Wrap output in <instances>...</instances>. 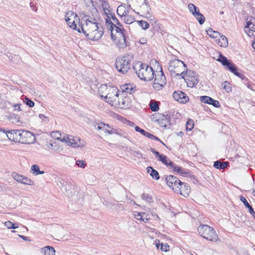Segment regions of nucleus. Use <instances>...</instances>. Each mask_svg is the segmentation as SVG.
Listing matches in <instances>:
<instances>
[{
  "label": "nucleus",
  "mask_w": 255,
  "mask_h": 255,
  "mask_svg": "<svg viewBox=\"0 0 255 255\" xmlns=\"http://www.w3.org/2000/svg\"><path fill=\"white\" fill-rule=\"evenodd\" d=\"M0 131L6 133L8 138L14 142H18L23 144H30L35 139L33 133L26 130L13 129L7 132L4 129L0 128Z\"/></svg>",
  "instance_id": "obj_1"
},
{
  "label": "nucleus",
  "mask_w": 255,
  "mask_h": 255,
  "mask_svg": "<svg viewBox=\"0 0 255 255\" xmlns=\"http://www.w3.org/2000/svg\"><path fill=\"white\" fill-rule=\"evenodd\" d=\"M133 69L137 76L142 80L150 81L154 77L152 68L140 61L133 63Z\"/></svg>",
  "instance_id": "obj_2"
},
{
  "label": "nucleus",
  "mask_w": 255,
  "mask_h": 255,
  "mask_svg": "<svg viewBox=\"0 0 255 255\" xmlns=\"http://www.w3.org/2000/svg\"><path fill=\"white\" fill-rule=\"evenodd\" d=\"M119 91L118 88L115 86L101 85L98 93L102 98L104 97V100L112 106L115 101L118 99Z\"/></svg>",
  "instance_id": "obj_3"
},
{
  "label": "nucleus",
  "mask_w": 255,
  "mask_h": 255,
  "mask_svg": "<svg viewBox=\"0 0 255 255\" xmlns=\"http://www.w3.org/2000/svg\"><path fill=\"white\" fill-rule=\"evenodd\" d=\"M109 30H111L112 38L114 40H116L115 38H117L116 43L120 48H124L128 45L126 36L127 31L123 26L120 25L115 27L110 26Z\"/></svg>",
  "instance_id": "obj_4"
},
{
  "label": "nucleus",
  "mask_w": 255,
  "mask_h": 255,
  "mask_svg": "<svg viewBox=\"0 0 255 255\" xmlns=\"http://www.w3.org/2000/svg\"><path fill=\"white\" fill-rule=\"evenodd\" d=\"M81 23L79 24L81 32H82L87 36V34L90 33L92 30L97 28L101 24L98 22L97 20L89 15L84 16L81 20Z\"/></svg>",
  "instance_id": "obj_5"
},
{
  "label": "nucleus",
  "mask_w": 255,
  "mask_h": 255,
  "mask_svg": "<svg viewBox=\"0 0 255 255\" xmlns=\"http://www.w3.org/2000/svg\"><path fill=\"white\" fill-rule=\"evenodd\" d=\"M197 231L202 237L208 241L215 243L219 240L215 229L211 226L206 225H200Z\"/></svg>",
  "instance_id": "obj_6"
},
{
  "label": "nucleus",
  "mask_w": 255,
  "mask_h": 255,
  "mask_svg": "<svg viewBox=\"0 0 255 255\" xmlns=\"http://www.w3.org/2000/svg\"><path fill=\"white\" fill-rule=\"evenodd\" d=\"M133 59L132 54H127L123 57L117 58L115 63L117 69L123 74L127 73L130 68V63Z\"/></svg>",
  "instance_id": "obj_7"
},
{
  "label": "nucleus",
  "mask_w": 255,
  "mask_h": 255,
  "mask_svg": "<svg viewBox=\"0 0 255 255\" xmlns=\"http://www.w3.org/2000/svg\"><path fill=\"white\" fill-rule=\"evenodd\" d=\"M168 69L171 73H174L176 76H181L182 78H184V75L187 71L186 65L177 59L170 61Z\"/></svg>",
  "instance_id": "obj_8"
},
{
  "label": "nucleus",
  "mask_w": 255,
  "mask_h": 255,
  "mask_svg": "<svg viewBox=\"0 0 255 255\" xmlns=\"http://www.w3.org/2000/svg\"><path fill=\"white\" fill-rule=\"evenodd\" d=\"M170 117L168 114L164 115L157 113L152 115L151 119L153 122H157L161 127L168 129L171 127Z\"/></svg>",
  "instance_id": "obj_9"
},
{
  "label": "nucleus",
  "mask_w": 255,
  "mask_h": 255,
  "mask_svg": "<svg viewBox=\"0 0 255 255\" xmlns=\"http://www.w3.org/2000/svg\"><path fill=\"white\" fill-rule=\"evenodd\" d=\"M135 5L139 8L140 12L142 15H145V16L149 18V20L153 19V17L150 14L151 8L149 5L147 0H134Z\"/></svg>",
  "instance_id": "obj_10"
},
{
  "label": "nucleus",
  "mask_w": 255,
  "mask_h": 255,
  "mask_svg": "<svg viewBox=\"0 0 255 255\" xmlns=\"http://www.w3.org/2000/svg\"><path fill=\"white\" fill-rule=\"evenodd\" d=\"M65 20L70 27L81 33L80 27L75 23L76 21L79 20L76 13L71 10L68 11L65 15Z\"/></svg>",
  "instance_id": "obj_11"
},
{
  "label": "nucleus",
  "mask_w": 255,
  "mask_h": 255,
  "mask_svg": "<svg viewBox=\"0 0 255 255\" xmlns=\"http://www.w3.org/2000/svg\"><path fill=\"white\" fill-rule=\"evenodd\" d=\"M183 78L186 82L187 86L191 88L194 87L199 82L198 74L192 70L187 71Z\"/></svg>",
  "instance_id": "obj_12"
},
{
  "label": "nucleus",
  "mask_w": 255,
  "mask_h": 255,
  "mask_svg": "<svg viewBox=\"0 0 255 255\" xmlns=\"http://www.w3.org/2000/svg\"><path fill=\"white\" fill-rule=\"evenodd\" d=\"M61 141L67 142L68 145H71L74 147H83L84 145L83 140L76 137H74L69 135L63 136Z\"/></svg>",
  "instance_id": "obj_13"
},
{
  "label": "nucleus",
  "mask_w": 255,
  "mask_h": 255,
  "mask_svg": "<svg viewBox=\"0 0 255 255\" xmlns=\"http://www.w3.org/2000/svg\"><path fill=\"white\" fill-rule=\"evenodd\" d=\"M166 182L168 186L172 188V190L178 192L182 182L177 177L173 175L168 176L166 178Z\"/></svg>",
  "instance_id": "obj_14"
},
{
  "label": "nucleus",
  "mask_w": 255,
  "mask_h": 255,
  "mask_svg": "<svg viewBox=\"0 0 255 255\" xmlns=\"http://www.w3.org/2000/svg\"><path fill=\"white\" fill-rule=\"evenodd\" d=\"M104 34V28L101 24L92 30L91 32L87 34L86 38L91 40H98Z\"/></svg>",
  "instance_id": "obj_15"
},
{
  "label": "nucleus",
  "mask_w": 255,
  "mask_h": 255,
  "mask_svg": "<svg viewBox=\"0 0 255 255\" xmlns=\"http://www.w3.org/2000/svg\"><path fill=\"white\" fill-rule=\"evenodd\" d=\"M160 72L161 73L160 76L155 75L154 83L153 84V88L156 91L161 90L165 85L166 82L165 76L164 75L162 70L160 71Z\"/></svg>",
  "instance_id": "obj_16"
},
{
  "label": "nucleus",
  "mask_w": 255,
  "mask_h": 255,
  "mask_svg": "<svg viewBox=\"0 0 255 255\" xmlns=\"http://www.w3.org/2000/svg\"><path fill=\"white\" fill-rule=\"evenodd\" d=\"M104 10L109 19L110 21L112 20V21L109 22V24H111V26H113V27L118 26L120 25L121 26H123V25L120 23L119 20L117 18L115 13H113L110 9L106 7H104Z\"/></svg>",
  "instance_id": "obj_17"
},
{
  "label": "nucleus",
  "mask_w": 255,
  "mask_h": 255,
  "mask_svg": "<svg viewBox=\"0 0 255 255\" xmlns=\"http://www.w3.org/2000/svg\"><path fill=\"white\" fill-rule=\"evenodd\" d=\"M172 97L175 100L182 103H187L189 101L188 97L181 91L174 92L172 94Z\"/></svg>",
  "instance_id": "obj_18"
},
{
  "label": "nucleus",
  "mask_w": 255,
  "mask_h": 255,
  "mask_svg": "<svg viewBox=\"0 0 255 255\" xmlns=\"http://www.w3.org/2000/svg\"><path fill=\"white\" fill-rule=\"evenodd\" d=\"M128 105L129 98L126 96H124V97L122 98L121 100H120L119 97H118V99H117L115 101L112 106L118 108L123 109L128 107Z\"/></svg>",
  "instance_id": "obj_19"
},
{
  "label": "nucleus",
  "mask_w": 255,
  "mask_h": 255,
  "mask_svg": "<svg viewBox=\"0 0 255 255\" xmlns=\"http://www.w3.org/2000/svg\"><path fill=\"white\" fill-rule=\"evenodd\" d=\"M169 169H172L173 171L180 174L181 175L186 176L189 173L188 171L185 169L182 168L180 166L176 165L174 162L169 161Z\"/></svg>",
  "instance_id": "obj_20"
},
{
  "label": "nucleus",
  "mask_w": 255,
  "mask_h": 255,
  "mask_svg": "<svg viewBox=\"0 0 255 255\" xmlns=\"http://www.w3.org/2000/svg\"><path fill=\"white\" fill-rule=\"evenodd\" d=\"M227 69L230 70L232 73H234L235 75L241 78L242 80H245V81H248V79L238 72V69L235 65L232 62L229 65H227Z\"/></svg>",
  "instance_id": "obj_21"
},
{
  "label": "nucleus",
  "mask_w": 255,
  "mask_h": 255,
  "mask_svg": "<svg viewBox=\"0 0 255 255\" xmlns=\"http://www.w3.org/2000/svg\"><path fill=\"white\" fill-rule=\"evenodd\" d=\"M190 191V188L189 186L187 184L182 182L181 185H180L178 191L180 192V194L184 197H187L189 195Z\"/></svg>",
  "instance_id": "obj_22"
},
{
  "label": "nucleus",
  "mask_w": 255,
  "mask_h": 255,
  "mask_svg": "<svg viewBox=\"0 0 255 255\" xmlns=\"http://www.w3.org/2000/svg\"><path fill=\"white\" fill-rule=\"evenodd\" d=\"M255 19H253V20H251L250 21L247 22V25L246 26V28H249L248 31V35H254V32H255Z\"/></svg>",
  "instance_id": "obj_23"
},
{
  "label": "nucleus",
  "mask_w": 255,
  "mask_h": 255,
  "mask_svg": "<svg viewBox=\"0 0 255 255\" xmlns=\"http://www.w3.org/2000/svg\"><path fill=\"white\" fill-rule=\"evenodd\" d=\"M121 89L123 93L125 92L126 93L131 94L134 92L133 86L129 84L121 85Z\"/></svg>",
  "instance_id": "obj_24"
},
{
  "label": "nucleus",
  "mask_w": 255,
  "mask_h": 255,
  "mask_svg": "<svg viewBox=\"0 0 255 255\" xmlns=\"http://www.w3.org/2000/svg\"><path fill=\"white\" fill-rule=\"evenodd\" d=\"M147 172L150 174L154 180H158L160 178L158 172L151 166H148L146 168Z\"/></svg>",
  "instance_id": "obj_25"
},
{
  "label": "nucleus",
  "mask_w": 255,
  "mask_h": 255,
  "mask_svg": "<svg viewBox=\"0 0 255 255\" xmlns=\"http://www.w3.org/2000/svg\"><path fill=\"white\" fill-rule=\"evenodd\" d=\"M241 201L244 204V205L248 209L249 212L255 218V212H254V209L251 205L248 202L246 199L243 196H241L240 198Z\"/></svg>",
  "instance_id": "obj_26"
},
{
  "label": "nucleus",
  "mask_w": 255,
  "mask_h": 255,
  "mask_svg": "<svg viewBox=\"0 0 255 255\" xmlns=\"http://www.w3.org/2000/svg\"><path fill=\"white\" fill-rule=\"evenodd\" d=\"M30 172L34 175H37L39 174H43L44 173V171L40 170L39 166L34 164L31 166L30 169Z\"/></svg>",
  "instance_id": "obj_27"
},
{
  "label": "nucleus",
  "mask_w": 255,
  "mask_h": 255,
  "mask_svg": "<svg viewBox=\"0 0 255 255\" xmlns=\"http://www.w3.org/2000/svg\"><path fill=\"white\" fill-rule=\"evenodd\" d=\"M228 166V162H221L220 160H217L214 162L213 166L217 169H224Z\"/></svg>",
  "instance_id": "obj_28"
},
{
  "label": "nucleus",
  "mask_w": 255,
  "mask_h": 255,
  "mask_svg": "<svg viewBox=\"0 0 255 255\" xmlns=\"http://www.w3.org/2000/svg\"><path fill=\"white\" fill-rule=\"evenodd\" d=\"M117 12L119 16L121 17H124L127 14V12H128V10H127V8L125 6L121 5L118 7Z\"/></svg>",
  "instance_id": "obj_29"
},
{
  "label": "nucleus",
  "mask_w": 255,
  "mask_h": 255,
  "mask_svg": "<svg viewBox=\"0 0 255 255\" xmlns=\"http://www.w3.org/2000/svg\"><path fill=\"white\" fill-rule=\"evenodd\" d=\"M193 15L198 21L200 24L201 25L204 23L205 21V18L203 14L199 12V10H198L197 11L194 12Z\"/></svg>",
  "instance_id": "obj_30"
},
{
  "label": "nucleus",
  "mask_w": 255,
  "mask_h": 255,
  "mask_svg": "<svg viewBox=\"0 0 255 255\" xmlns=\"http://www.w3.org/2000/svg\"><path fill=\"white\" fill-rule=\"evenodd\" d=\"M218 44L222 47L228 46V42L227 37L224 35H221L218 40Z\"/></svg>",
  "instance_id": "obj_31"
},
{
  "label": "nucleus",
  "mask_w": 255,
  "mask_h": 255,
  "mask_svg": "<svg viewBox=\"0 0 255 255\" xmlns=\"http://www.w3.org/2000/svg\"><path fill=\"white\" fill-rule=\"evenodd\" d=\"M218 61L220 62L223 65L226 66V67H227V65H229L232 62V61L228 60L225 56L221 54L219 55Z\"/></svg>",
  "instance_id": "obj_32"
},
{
  "label": "nucleus",
  "mask_w": 255,
  "mask_h": 255,
  "mask_svg": "<svg viewBox=\"0 0 255 255\" xmlns=\"http://www.w3.org/2000/svg\"><path fill=\"white\" fill-rule=\"evenodd\" d=\"M149 106L151 110L153 112H157L159 109L158 102L151 101Z\"/></svg>",
  "instance_id": "obj_33"
},
{
  "label": "nucleus",
  "mask_w": 255,
  "mask_h": 255,
  "mask_svg": "<svg viewBox=\"0 0 255 255\" xmlns=\"http://www.w3.org/2000/svg\"><path fill=\"white\" fill-rule=\"evenodd\" d=\"M55 251L53 247L46 246L44 247V255H54Z\"/></svg>",
  "instance_id": "obj_34"
},
{
  "label": "nucleus",
  "mask_w": 255,
  "mask_h": 255,
  "mask_svg": "<svg viewBox=\"0 0 255 255\" xmlns=\"http://www.w3.org/2000/svg\"><path fill=\"white\" fill-rule=\"evenodd\" d=\"M158 160L162 162L167 167H168L169 166V161H171L169 158H168L166 155H165L164 154H162L159 157V158H158Z\"/></svg>",
  "instance_id": "obj_35"
},
{
  "label": "nucleus",
  "mask_w": 255,
  "mask_h": 255,
  "mask_svg": "<svg viewBox=\"0 0 255 255\" xmlns=\"http://www.w3.org/2000/svg\"><path fill=\"white\" fill-rule=\"evenodd\" d=\"M206 31L208 35L212 38H216L218 36H220V33L218 32L213 30L211 28H209Z\"/></svg>",
  "instance_id": "obj_36"
},
{
  "label": "nucleus",
  "mask_w": 255,
  "mask_h": 255,
  "mask_svg": "<svg viewBox=\"0 0 255 255\" xmlns=\"http://www.w3.org/2000/svg\"><path fill=\"white\" fill-rule=\"evenodd\" d=\"M141 198L148 203L153 202V199L150 194L143 193L141 195Z\"/></svg>",
  "instance_id": "obj_37"
},
{
  "label": "nucleus",
  "mask_w": 255,
  "mask_h": 255,
  "mask_svg": "<svg viewBox=\"0 0 255 255\" xmlns=\"http://www.w3.org/2000/svg\"><path fill=\"white\" fill-rule=\"evenodd\" d=\"M21 183L28 185H33L34 184L33 181L24 176H23Z\"/></svg>",
  "instance_id": "obj_38"
},
{
  "label": "nucleus",
  "mask_w": 255,
  "mask_h": 255,
  "mask_svg": "<svg viewBox=\"0 0 255 255\" xmlns=\"http://www.w3.org/2000/svg\"><path fill=\"white\" fill-rule=\"evenodd\" d=\"M143 135L148 137L149 139L158 140L160 142H161L162 144H164L163 143V142H162V141H161L157 137L154 136L153 134H152L148 132H147L145 131V133H144Z\"/></svg>",
  "instance_id": "obj_39"
},
{
  "label": "nucleus",
  "mask_w": 255,
  "mask_h": 255,
  "mask_svg": "<svg viewBox=\"0 0 255 255\" xmlns=\"http://www.w3.org/2000/svg\"><path fill=\"white\" fill-rule=\"evenodd\" d=\"M124 17V21L126 24H130L134 21V18L133 16L126 14Z\"/></svg>",
  "instance_id": "obj_40"
},
{
  "label": "nucleus",
  "mask_w": 255,
  "mask_h": 255,
  "mask_svg": "<svg viewBox=\"0 0 255 255\" xmlns=\"http://www.w3.org/2000/svg\"><path fill=\"white\" fill-rule=\"evenodd\" d=\"M156 247L158 249H159V247L160 246V250L163 252H167L169 250V246L166 244L165 245L163 243L161 244H156Z\"/></svg>",
  "instance_id": "obj_41"
},
{
  "label": "nucleus",
  "mask_w": 255,
  "mask_h": 255,
  "mask_svg": "<svg viewBox=\"0 0 255 255\" xmlns=\"http://www.w3.org/2000/svg\"><path fill=\"white\" fill-rule=\"evenodd\" d=\"M23 101L24 104H26L27 106H29V107L32 108L34 106V102L30 100L27 97H25L23 99Z\"/></svg>",
  "instance_id": "obj_42"
},
{
  "label": "nucleus",
  "mask_w": 255,
  "mask_h": 255,
  "mask_svg": "<svg viewBox=\"0 0 255 255\" xmlns=\"http://www.w3.org/2000/svg\"><path fill=\"white\" fill-rule=\"evenodd\" d=\"M222 86L223 89L228 93L231 92L232 88L230 84L227 81L224 82L222 84Z\"/></svg>",
  "instance_id": "obj_43"
},
{
  "label": "nucleus",
  "mask_w": 255,
  "mask_h": 255,
  "mask_svg": "<svg viewBox=\"0 0 255 255\" xmlns=\"http://www.w3.org/2000/svg\"><path fill=\"white\" fill-rule=\"evenodd\" d=\"M4 225L5 227H6L8 229H15L18 227V226L17 225V224H15L13 223L10 222V221H6L4 223Z\"/></svg>",
  "instance_id": "obj_44"
},
{
  "label": "nucleus",
  "mask_w": 255,
  "mask_h": 255,
  "mask_svg": "<svg viewBox=\"0 0 255 255\" xmlns=\"http://www.w3.org/2000/svg\"><path fill=\"white\" fill-rule=\"evenodd\" d=\"M50 135L52 137H53L55 139L60 140L61 141V139H62V138H61V133L58 131H53L51 132Z\"/></svg>",
  "instance_id": "obj_45"
},
{
  "label": "nucleus",
  "mask_w": 255,
  "mask_h": 255,
  "mask_svg": "<svg viewBox=\"0 0 255 255\" xmlns=\"http://www.w3.org/2000/svg\"><path fill=\"white\" fill-rule=\"evenodd\" d=\"M137 22L138 23V24L139 26L143 29H147L149 26V24L145 21L143 20H139L137 21Z\"/></svg>",
  "instance_id": "obj_46"
},
{
  "label": "nucleus",
  "mask_w": 255,
  "mask_h": 255,
  "mask_svg": "<svg viewBox=\"0 0 255 255\" xmlns=\"http://www.w3.org/2000/svg\"><path fill=\"white\" fill-rule=\"evenodd\" d=\"M190 12L194 15V12L199 10L198 8L193 3H189L188 5Z\"/></svg>",
  "instance_id": "obj_47"
},
{
  "label": "nucleus",
  "mask_w": 255,
  "mask_h": 255,
  "mask_svg": "<svg viewBox=\"0 0 255 255\" xmlns=\"http://www.w3.org/2000/svg\"><path fill=\"white\" fill-rule=\"evenodd\" d=\"M12 176L15 180L21 183L23 175L19 174L16 173H13L12 174Z\"/></svg>",
  "instance_id": "obj_48"
},
{
  "label": "nucleus",
  "mask_w": 255,
  "mask_h": 255,
  "mask_svg": "<svg viewBox=\"0 0 255 255\" xmlns=\"http://www.w3.org/2000/svg\"><path fill=\"white\" fill-rule=\"evenodd\" d=\"M194 122L192 120H189L186 123L187 130L191 131L194 128Z\"/></svg>",
  "instance_id": "obj_49"
},
{
  "label": "nucleus",
  "mask_w": 255,
  "mask_h": 255,
  "mask_svg": "<svg viewBox=\"0 0 255 255\" xmlns=\"http://www.w3.org/2000/svg\"><path fill=\"white\" fill-rule=\"evenodd\" d=\"M103 204L106 206L107 208H110V209H113V208L115 206V204L112 203L111 202H109L105 199H104L103 201Z\"/></svg>",
  "instance_id": "obj_50"
},
{
  "label": "nucleus",
  "mask_w": 255,
  "mask_h": 255,
  "mask_svg": "<svg viewBox=\"0 0 255 255\" xmlns=\"http://www.w3.org/2000/svg\"><path fill=\"white\" fill-rule=\"evenodd\" d=\"M145 213H138L136 212V214H134V218H136L138 220H142V217L144 215H145Z\"/></svg>",
  "instance_id": "obj_51"
},
{
  "label": "nucleus",
  "mask_w": 255,
  "mask_h": 255,
  "mask_svg": "<svg viewBox=\"0 0 255 255\" xmlns=\"http://www.w3.org/2000/svg\"><path fill=\"white\" fill-rule=\"evenodd\" d=\"M76 164L79 167L84 168L86 164L83 160H79L76 161Z\"/></svg>",
  "instance_id": "obj_52"
},
{
  "label": "nucleus",
  "mask_w": 255,
  "mask_h": 255,
  "mask_svg": "<svg viewBox=\"0 0 255 255\" xmlns=\"http://www.w3.org/2000/svg\"><path fill=\"white\" fill-rule=\"evenodd\" d=\"M149 150L152 152L155 155L156 158H159V157L162 155V154H160L159 152L155 150V149L153 148H150Z\"/></svg>",
  "instance_id": "obj_53"
},
{
  "label": "nucleus",
  "mask_w": 255,
  "mask_h": 255,
  "mask_svg": "<svg viewBox=\"0 0 255 255\" xmlns=\"http://www.w3.org/2000/svg\"><path fill=\"white\" fill-rule=\"evenodd\" d=\"M115 209L116 210H123L124 209V206L122 204H117L115 205Z\"/></svg>",
  "instance_id": "obj_54"
},
{
  "label": "nucleus",
  "mask_w": 255,
  "mask_h": 255,
  "mask_svg": "<svg viewBox=\"0 0 255 255\" xmlns=\"http://www.w3.org/2000/svg\"><path fill=\"white\" fill-rule=\"evenodd\" d=\"M208 96H201L200 97V101L202 103H206V104H207V103L208 102Z\"/></svg>",
  "instance_id": "obj_55"
},
{
  "label": "nucleus",
  "mask_w": 255,
  "mask_h": 255,
  "mask_svg": "<svg viewBox=\"0 0 255 255\" xmlns=\"http://www.w3.org/2000/svg\"><path fill=\"white\" fill-rule=\"evenodd\" d=\"M212 101L213 102H212L211 103L210 105H212V106H213L215 108H219V107H220V103H219V102L218 101H217V100H215L213 99V100Z\"/></svg>",
  "instance_id": "obj_56"
},
{
  "label": "nucleus",
  "mask_w": 255,
  "mask_h": 255,
  "mask_svg": "<svg viewBox=\"0 0 255 255\" xmlns=\"http://www.w3.org/2000/svg\"><path fill=\"white\" fill-rule=\"evenodd\" d=\"M134 129L135 131L140 132L142 135H143L144 133H145V130L141 129L140 128H139L138 126H135L134 127Z\"/></svg>",
  "instance_id": "obj_57"
},
{
  "label": "nucleus",
  "mask_w": 255,
  "mask_h": 255,
  "mask_svg": "<svg viewBox=\"0 0 255 255\" xmlns=\"http://www.w3.org/2000/svg\"><path fill=\"white\" fill-rule=\"evenodd\" d=\"M105 132L109 134H112L117 133L116 129L112 128L111 130L105 129Z\"/></svg>",
  "instance_id": "obj_58"
},
{
  "label": "nucleus",
  "mask_w": 255,
  "mask_h": 255,
  "mask_svg": "<svg viewBox=\"0 0 255 255\" xmlns=\"http://www.w3.org/2000/svg\"><path fill=\"white\" fill-rule=\"evenodd\" d=\"M9 120L12 123H16V122H18L19 121V118L16 117V116H14V117H10L9 118Z\"/></svg>",
  "instance_id": "obj_59"
},
{
  "label": "nucleus",
  "mask_w": 255,
  "mask_h": 255,
  "mask_svg": "<svg viewBox=\"0 0 255 255\" xmlns=\"http://www.w3.org/2000/svg\"><path fill=\"white\" fill-rule=\"evenodd\" d=\"M20 106H21L20 104H15L14 105V110H16V111H22V108H21Z\"/></svg>",
  "instance_id": "obj_60"
},
{
  "label": "nucleus",
  "mask_w": 255,
  "mask_h": 255,
  "mask_svg": "<svg viewBox=\"0 0 255 255\" xmlns=\"http://www.w3.org/2000/svg\"><path fill=\"white\" fill-rule=\"evenodd\" d=\"M106 124L104 123H100L98 124V126L97 127L98 129H101L102 128H104V127H105Z\"/></svg>",
  "instance_id": "obj_61"
},
{
  "label": "nucleus",
  "mask_w": 255,
  "mask_h": 255,
  "mask_svg": "<svg viewBox=\"0 0 255 255\" xmlns=\"http://www.w3.org/2000/svg\"><path fill=\"white\" fill-rule=\"evenodd\" d=\"M19 237L22 238L24 241H30V240L29 239V238L26 236H24L22 235H19Z\"/></svg>",
  "instance_id": "obj_62"
},
{
  "label": "nucleus",
  "mask_w": 255,
  "mask_h": 255,
  "mask_svg": "<svg viewBox=\"0 0 255 255\" xmlns=\"http://www.w3.org/2000/svg\"><path fill=\"white\" fill-rule=\"evenodd\" d=\"M53 140H52L51 141H50L48 145H47L48 147L49 148H52V147L53 146ZM54 143H55V142H54Z\"/></svg>",
  "instance_id": "obj_63"
},
{
  "label": "nucleus",
  "mask_w": 255,
  "mask_h": 255,
  "mask_svg": "<svg viewBox=\"0 0 255 255\" xmlns=\"http://www.w3.org/2000/svg\"><path fill=\"white\" fill-rule=\"evenodd\" d=\"M208 102L207 104L210 105L211 103L212 102H213L212 101L213 100V99H212V98L208 96Z\"/></svg>",
  "instance_id": "obj_64"
}]
</instances>
